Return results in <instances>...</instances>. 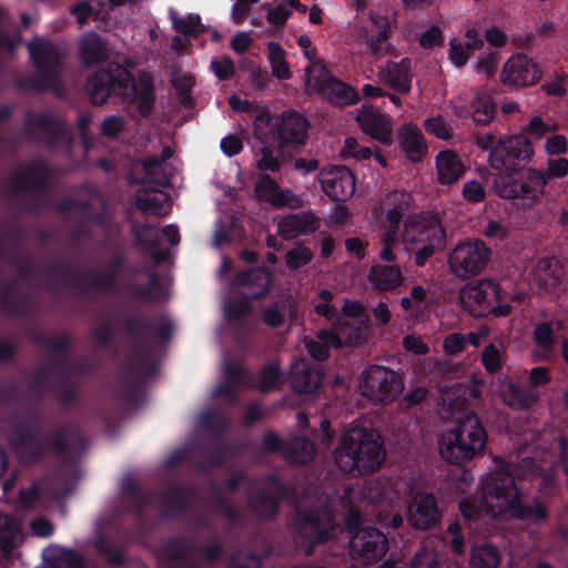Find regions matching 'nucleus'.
<instances>
[{
    "label": "nucleus",
    "mask_w": 568,
    "mask_h": 568,
    "mask_svg": "<svg viewBox=\"0 0 568 568\" xmlns=\"http://www.w3.org/2000/svg\"><path fill=\"white\" fill-rule=\"evenodd\" d=\"M463 516L468 520H478L481 514L497 518H519L541 521L547 511L544 506L526 507L521 504L515 477L508 465H501L490 471L480 484V503L463 500L459 504Z\"/></svg>",
    "instance_id": "1"
},
{
    "label": "nucleus",
    "mask_w": 568,
    "mask_h": 568,
    "mask_svg": "<svg viewBox=\"0 0 568 568\" xmlns=\"http://www.w3.org/2000/svg\"><path fill=\"white\" fill-rule=\"evenodd\" d=\"M116 89L130 102L135 103L142 116L151 113L154 103L153 80L149 73H140L133 78L120 64H110L97 71L87 83V92L91 102L102 105L112 91Z\"/></svg>",
    "instance_id": "2"
},
{
    "label": "nucleus",
    "mask_w": 568,
    "mask_h": 568,
    "mask_svg": "<svg viewBox=\"0 0 568 568\" xmlns=\"http://www.w3.org/2000/svg\"><path fill=\"white\" fill-rule=\"evenodd\" d=\"M336 530L337 527L327 506V498L323 496L302 498L292 531L296 546L305 555L313 554L316 544L333 538Z\"/></svg>",
    "instance_id": "3"
},
{
    "label": "nucleus",
    "mask_w": 568,
    "mask_h": 568,
    "mask_svg": "<svg viewBox=\"0 0 568 568\" xmlns=\"http://www.w3.org/2000/svg\"><path fill=\"white\" fill-rule=\"evenodd\" d=\"M384 457L379 435L364 428L347 432L335 452V460L345 473L372 470L381 465Z\"/></svg>",
    "instance_id": "4"
},
{
    "label": "nucleus",
    "mask_w": 568,
    "mask_h": 568,
    "mask_svg": "<svg viewBox=\"0 0 568 568\" xmlns=\"http://www.w3.org/2000/svg\"><path fill=\"white\" fill-rule=\"evenodd\" d=\"M486 439V432L478 417L468 414L456 427L442 434L439 454L447 463L462 465L483 452Z\"/></svg>",
    "instance_id": "5"
},
{
    "label": "nucleus",
    "mask_w": 568,
    "mask_h": 568,
    "mask_svg": "<svg viewBox=\"0 0 568 568\" xmlns=\"http://www.w3.org/2000/svg\"><path fill=\"white\" fill-rule=\"evenodd\" d=\"M404 253L414 257L417 266L442 250L446 244L444 226L437 217H409L402 230Z\"/></svg>",
    "instance_id": "6"
},
{
    "label": "nucleus",
    "mask_w": 568,
    "mask_h": 568,
    "mask_svg": "<svg viewBox=\"0 0 568 568\" xmlns=\"http://www.w3.org/2000/svg\"><path fill=\"white\" fill-rule=\"evenodd\" d=\"M254 133L261 143L282 149L287 143H303L307 121L296 112H285L281 118L261 112L254 119Z\"/></svg>",
    "instance_id": "7"
},
{
    "label": "nucleus",
    "mask_w": 568,
    "mask_h": 568,
    "mask_svg": "<svg viewBox=\"0 0 568 568\" xmlns=\"http://www.w3.org/2000/svg\"><path fill=\"white\" fill-rule=\"evenodd\" d=\"M361 524L362 515L351 509L347 518V529L351 534L349 554L363 564L377 561L386 554L387 538L376 528L369 526L357 528Z\"/></svg>",
    "instance_id": "8"
},
{
    "label": "nucleus",
    "mask_w": 568,
    "mask_h": 568,
    "mask_svg": "<svg viewBox=\"0 0 568 568\" xmlns=\"http://www.w3.org/2000/svg\"><path fill=\"white\" fill-rule=\"evenodd\" d=\"M462 306L473 316L480 317L488 314L504 316L509 313L507 304H499V287L489 280L464 285L459 291Z\"/></svg>",
    "instance_id": "9"
},
{
    "label": "nucleus",
    "mask_w": 568,
    "mask_h": 568,
    "mask_svg": "<svg viewBox=\"0 0 568 568\" xmlns=\"http://www.w3.org/2000/svg\"><path fill=\"white\" fill-rule=\"evenodd\" d=\"M491 251L480 240L458 243L448 255L449 271L457 278L466 280L480 274L490 260Z\"/></svg>",
    "instance_id": "10"
},
{
    "label": "nucleus",
    "mask_w": 568,
    "mask_h": 568,
    "mask_svg": "<svg viewBox=\"0 0 568 568\" xmlns=\"http://www.w3.org/2000/svg\"><path fill=\"white\" fill-rule=\"evenodd\" d=\"M363 396L376 404L393 402L403 389L400 377L383 366H371L363 373L359 385Z\"/></svg>",
    "instance_id": "11"
},
{
    "label": "nucleus",
    "mask_w": 568,
    "mask_h": 568,
    "mask_svg": "<svg viewBox=\"0 0 568 568\" xmlns=\"http://www.w3.org/2000/svg\"><path fill=\"white\" fill-rule=\"evenodd\" d=\"M534 154L531 143L523 135L499 140L489 153L490 166L500 173H510Z\"/></svg>",
    "instance_id": "12"
},
{
    "label": "nucleus",
    "mask_w": 568,
    "mask_h": 568,
    "mask_svg": "<svg viewBox=\"0 0 568 568\" xmlns=\"http://www.w3.org/2000/svg\"><path fill=\"white\" fill-rule=\"evenodd\" d=\"M547 176L536 169H528L519 180L501 178L495 182V190L504 199H523L529 203L538 202L545 193Z\"/></svg>",
    "instance_id": "13"
},
{
    "label": "nucleus",
    "mask_w": 568,
    "mask_h": 568,
    "mask_svg": "<svg viewBox=\"0 0 568 568\" xmlns=\"http://www.w3.org/2000/svg\"><path fill=\"white\" fill-rule=\"evenodd\" d=\"M28 48L43 78L42 84L48 89L55 90L62 54L51 42L39 38L30 42Z\"/></svg>",
    "instance_id": "14"
},
{
    "label": "nucleus",
    "mask_w": 568,
    "mask_h": 568,
    "mask_svg": "<svg viewBox=\"0 0 568 568\" xmlns=\"http://www.w3.org/2000/svg\"><path fill=\"white\" fill-rule=\"evenodd\" d=\"M355 120L365 134L381 144L389 146L393 143V121L381 109L364 104L355 110Z\"/></svg>",
    "instance_id": "15"
},
{
    "label": "nucleus",
    "mask_w": 568,
    "mask_h": 568,
    "mask_svg": "<svg viewBox=\"0 0 568 568\" xmlns=\"http://www.w3.org/2000/svg\"><path fill=\"white\" fill-rule=\"evenodd\" d=\"M541 78L538 65L528 57L517 54L509 58L500 72V80L505 85L529 87Z\"/></svg>",
    "instance_id": "16"
},
{
    "label": "nucleus",
    "mask_w": 568,
    "mask_h": 568,
    "mask_svg": "<svg viewBox=\"0 0 568 568\" xmlns=\"http://www.w3.org/2000/svg\"><path fill=\"white\" fill-rule=\"evenodd\" d=\"M321 187L333 201H345L355 192V179L345 166L325 168L318 175Z\"/></svg>",
    "instance_id": "17"
},
{
    "label": "nucleus",
    "mask_w": 568,
    "mask_h": 568,
    "mask_svg": "<svg viewBox=\"0 0 568 568\" xmlns=\"http://www.w3.org/2000/svg\"><path fill=\"white\" fill-rule=\"evenodd\" d=\"M407 485V481L403 479L382 478L366 487L365 496L382 509L378 515L381 523L388 525L386 517L383 516V511L392 508L399 500L400 494Z\"/></svg>",
    "instance_id": "18"
},
{
    "label": "nucleus",
    "mask_w": 568,
    "mask_h": 568,
    "mask_svg": "<svg viewBox=\"0 0 568 568\" xmlns=\"http://www.w3.org/2000/svg\"><path fill=\"white\" fill-rule=\"evenodd\" d=\"M437 503L432 494H416L406 511L408 524L416 529L426 530L434 527L439 520Z\"/></svg>",
    "instance_id": "19"
},
{
    "label": "nucleus",
    "mask_w": 568,
    "mask_h": 568,
    "mask_svg": "<svg viewBox=\"0 0 568 568\" xmlns=\"http://www.w3.org/2000/svg\"><path fill=\"white\" fill-rule=\"evenodd\" d=\"M564 276V268L558 258L550 256L536 262L530 273V283L539 293L555 292Z\"/></svg>",
    "instance_id": "20"
},
{
    "label": "nucleus",
    "mask_w": 568,
    "mask_h": 568,
    "mask_svg": "<svg viewBox=\"0 0 568 568\" xmlns=\"http://www.w3.org/2000/svg\"><path fill=\"white\" fill-rule=\"evenodd\" d=\"M496 392L504 404L514 409H526L535 405L540 397L538 390L527 389L505 376L497 381Z\"/></svg>",
    "instance_id": "21"
},
{
    "label": "nucleus",
    "mask_w": 568,
    "mask_h": 568,
    "mask_svg": "<svg viewBox=\"0 0 568 568\" xmlns=\"http://www.w3.org/2000/svg\"><path fill=\"white\" fill-rule=\"evenodd\" d=\"M377 77L384 84L397 92H410L412 71L408 59H403L399 62L388 61L385 65L378 68Z\"/></svg>",
    "instance_id": "22"
},
{
    "label": "nucleus",
    "mask_w": 568,
    "mask_h": 568,
    "mask_svg": "<svg viewBox=\"0 0 568 568\" xmlns=\"http://www.w3.org/2000/svg\"><path fill=\"white\" fill-rule=\"evenodd\" d=\"M318 227L320 220L312 212L288 214L277 223V232L285 240L312 233Z\"/></svg>",
    "instance_id": "23"
},
{
    "label": "nucleus",
    "mask_w": 568,
    "mask_h": 568,
    "mask_svg": "<svg viewBox=\"0 0 568 568\" xmlns=\"http://www.w3.org/2000/svg\"><path fill=\"white\" fill-rule=\"evenodd\" d=\"M322 335L328 337L336 348L357 345L364 335V321L338 320L332 332L323 329Z\"/></svg>",
    "instance_id": "24"
},
{
    "label": "nucleus",
    "mask_w": 568,
    "mask_h": 568,
    "mask_svg": "<svg viewBox=\"0 0 568 568\" xmlns=\"http://www.w3.org/2000/svg\"><path fill=\"white\" fill-rule=\"evenodd\" d=\"M398 141L403 152L412 162H419L427 153V145L420 129L409 122L398 129Z\"/></svg>",
    "instance_id": "25"
},
{
    "label": "nucleus",
    "mask_w": 568,
    "mask_h": 568,
    "mask_svg": "<svg viewBox=\"0 0 568 568\" xmlns=\"http://www.w3.org/2000/svg\"><path fill=\"white\" fill-rule=\"evenodd\" d=\"M110 57V48L103 39L89 32L79 40V59L84 65H94L106 61Z\"/></svg>",
    "instance_id": "26"
},
{
    "label": "nucleus",
    "mask_w": 568,
    "mask_h": 568,
    "mask_svg": "<svg viewBox=\"0 0 568 568\" xmlns=\"http://www.w3.org/2000/svg\"><path fill=\"white\" fill-rule=\"evenodd\" d=\"M437 181L444 185L456 183L465 174L460 158L450 150L442 151L436 156Z\"/></svg>",
    "instance_id": "27"
},
{
    "label": "nucleus",
    "mask_w": 568,
    "mask_h": 568,
    "mask_svg": "<svg viewBox=\"0 0 568 568\" xmlns=\"http://www.w3.org/2000/svg\"><path fill=\"white\" fill-rule=\"evenodd\" d=\"M322 381L317 369L310 366L305 359H297L292 366L291 384L298 393H312Z\"/></svg>",
    "instance_id": "28"
},
{
    "label": "nucleus",
    "mask_w": 568,
    "mask_h": 568,
    "mask_svg": "<svg viewBox=\"0 0 568 568\" xmlns=\"http://www.w3.org/2000/svg\"><path fill=\"white\" fill-rule=\"evenodd\" d=\"M403 274L399 266L375 265L368 273L369 283L379 291H393L402 285Z\"/></svg>",
    "instance_id": "29"
},
{
    "label": "nucleus",
    "mask_w": 568,
    "mask_h": 568,
    "mask_svg": "<svg viewBox=\"0 0 568 568\" xmlns=\"http://www.w3.org/2000/svg\"><path fill=\"white\" fill-rule=\"evenodd\" d=\"M236 283L246 288L248 297L256 298L264 295L271 287V275L264 268H256L237 276Z\"/></svg>",
    "instance_id": "30"
},
{
    "label": "nucleus",
    "mask_w": 568,
    "mask_h": 568,
    "mask_svg": "<svg viewBox=\"0 0 568 568\" xmlns=\"http://www.w3.org/2000/svg\"><path fill=\"white\" fill-rule=\"evenodd\" d=\"M320 95L337 105L353 104L358 101L356 91L335 77L326 80V84Z\"/></svg>",
    "instance_id": "31"
},
{
    "label": "nucleus",
    "mask_w": 568,
    "mask_h": 568,
    "mask_svg": "<svg viewBox=\"0 0 568 568\" xmlns=\"http://www.w3.org/2000/svg\"><path fill=\"white\" fill-rule=\"evenodd\" d=\"M382 205L386 210V220L389 224L398 225L403 213L409 209L410 195L404 190H395L384 197Z\"/></svg>",
    "instance_id": "32"
},
{
    "label": "nucleus",
    "mask_w": 568,
    "mask_h": 568,
    "mask_svg": "<svg viewBox=\"0 0 568 568\" xmlns=\"http://www.w3.org/2000/svg\"><path fill=\"white\" fill-rule=\"evenodd\" d=\"M22 540L21 525L14 518L0 513V550L10 554Z\"/></svg>",
    "instance_id": "33"
},
{
    "label": "nucleus",
    "mask_w": 568,
    "mask_h": 568,
    "mask_svg": "<svg viewBox=\"0 0 568 568\" xmlns=\"http://www.w3.org/2000/svg\"><path fill=\"white\" fill-rule=\"evenodd\" d=\"M379 257L385 262H395L399 253L404 252L402 244V234H398V225H392L386 229L379 239Z\"/></svg>",
    "instance_id": "34"
},
{
    "label": "nucleus",
    "mask_w": 568,
    "mask_h": 568,
    "mask_svg": "<svg viewBox=\"0 0 568 568\" xmlns=\"http://www.w3.org/2000/svg\"><path fill=\"white\" fill-rule=\"evenodd\" d=\"M136 206L145 215H166L170 209L169 196L160 191H153L144 195H138Z\"/></svg>",
    "instance_id": "35"
},
{
    "label": "nucleus",
    "mask_w": 568,
    "mask_h": 568,
    "mask_svg": "<svg viewBox=\"0 0 568 568\" xmlns=\"http://www.w3.org/2000/svg\"><path fill=\"white\" fill-rule=\"evenodd\" d=\"M171 156V148L165 146L162 150L161 159L150 158L143 162V169L151 183H155L158 185H164L168 183L169 166L165 161Z\"/></svg>",
    "instance_id": "36"
},
{
    "label": "nucleus",
    "mask_w": 568,
    "mask_h": 568,
    "mask_svg": "<svg viewBox=\"0 0 568 568\" xmlns=\"http://www.w3.org/2000/svg\"><path fill=\"white\" fill-rule=\"evenodd\" d=\"M267 60L274 78L277 80H290L292 78L286 53L278 43L270 42L267 44Z\"/></svg>",
    "instance_id": "37"
},
{
    "label": "nucleus",
    "mask_w": 568,
    "mask_h": 568,
    "mask_svg": "<svg viewBox=\"0 0 568 568\" xmlns=\"http://www.w3.org/2000/svg\"><path fill=\"white\" fill-rule=\"evenodd\" d=\"M284 454L291 463L306 464L314 458L315 448L308 439L296 437L286 444Z\"/></svg>",
    "instance_id": "38"
},
{
    "label": "nucleus",
    "mask_w": 568,
    "mask_h": 568,
    "mask_svg": "<svg viewBox=\"0 0 568 568\" xmlns=\"http://www.w3.org/2000/svg\"><path fill=\"white\" fill-rule=\"evenodd\" d=\"M170 20L174 30L185 37H195L204 30L199 14H181L178 11L171 10Z\"/></svg>",
    "instance_id": "39"
},
{
    "label": "nucleus",
    "mask_w": 568,
    "mask_h": 568,
    "mask_svg": "<svg viewBox=\"0 0 568 568\" xmlns=\"http://www.w3.org/2000/svg\"><path fill=\"white\" fill-rule=\"evenodd\" d=\"M333 75L322 62H313L305 68L304 85L307 93L320 94L326 84V80Z\"/></svg>",
    "instance_id": "40"
},
{
    "label": "nucleus",
    "mask_w": 568,
    "mask_h": 568,
    "mask_svg": "<svg viewBox=\"0 0 568 568\" xmlns=\"http://www.w3.org/2000/svg\"><path fill=\"white\" fill-rule=\"evenodd\" d=\"M499 564L500 555L495 546L484 544L473 548L470 568H497Z\"/></svg>",
    "instance_id": "41"
},
{
    "label": "nucleus",
    "mask_w": 568,
    "mask_h": 568,
    "mask_svg": "<svg viewBox=\"0 0 568 568\" xmlns=\"http://www.w3.org/2000/svg\"><path fill=\"white\" fill-rule=\"evenodd\" d=\"M358 40L366 44L367 53L374 59H379L388 53L387 34L385 30H379L376 36L366 37L364 29L357 31Z\"/></svg>",
    "instance_id": "42"
},
{
    "label": "nucleus",
    "mask_w": 568,
    "mask_h": 568,
    "mask_svg": "<svg viewBox=\"0 0 568 568\" xmlns=\"http://www.w3.org/2000/svg\"><path fill=\"white\" fill-rule=\"evenodd\" d=\"M323 331H320L314 337L306 336L304 338V345L310 355L316 361H324L328 356V347H333V343L326 336L322 335Z\"/></svg>",
    "instance_id": "43"
},
{
    "label": "nucleus",
    "mask_w": 568,
    "mask_h": 568,
    "mask_svg": "<svg viewBox=\"0 0 568 568\" xmlns=\"http://www.w3.org/2000/svg\"><path fill=\"white\" fill-rule=\"evenodd\" d=\"M243 368L240 364L233 366H225V374L230 378L229 382L221 384L216 390L215 396H225L229 400L233 399L235 387L241 385L240 377Z\"/></svg>",
    "instance_id": "44"
},
{
    "label": "nucleus",
    "mask_w": 568,
    "mask_h": 568,
    "mask_svg": "<svg viewBox=\"0 0 568 568\" xmlns=\"http://www.w3.org/2000/svg\"><path fill=\"white\" fill-rule=\"evenodd\" d=\"M473 119L478 124L489 123L495 115V106L489 97H477L473 102Z\"/></svg>",
    "instance_id": "45"
},
{
    "label": "nucleus",
    "mask_w": 568,
    "mask_h": 568,
    "mask_svg": "<svg viewBox=\"0 0 568 568\" xmlns=\"http://www.w3.org/2000/svg\"><path fill=\"white\" fill-rule=\"evenodd\" d=\"M557 124L546 122L540 116L536 115L530 119L526 128L524 129V138L530 140H539L545 136L547 133L555 132L557 130Z\"/></svg>",
    "instance_id": "46"
},
{
    "label": "nucleus",
    "mask_w": 568,
    "mask_h": 568,
    "mask_svg": "<svg viewBox=\"0 0 568 568\" xmlns=\"http://www.w3.org/2000/svg\"><path fill=\"white\" fill-rule=\"evenodd\" d=\"M503 362L504 352L496 345L489 344L484 348L481 353V363L488 373H497L501 368Z\"/></svg>",
    "instance_id": "47"
},
{
    "label": "nucleus",
    "mask_w": 568,
    "mask_h": 568,
    "mask_svg": "<svg viewBox=\"0 0 568 568\" xmlns=\"http://www.w3.org/2000/svg\"><path fill=\"white\" fill-rule=\"evenodd\" d=\"M426 296V291L422 286H414L409 296H404L400 300V305L409 316H416L420 311Z\"/></svg>",
    "instance_id": "48"
},
{
    "label": "nucleus",
    "mask_w": 568,
    "mask_h": 568,
    "mask_svg": "<svg viewBox=\"0 0 568 568\" xmlns=\"http://www.w3.org/2000/svg\"><path fill=\"white\" fill-rule=\"evenodd\" d=\"M278 184L266 174L260 175L254 187L255 195L258 200L265 201L272 205L275 199Z\"/></svg>",
    "instance_id": "49"
},
{
    "label": "nucleus",
    "mask_w": 568,
    "mask_h": 568,
    "mask_svg": "<svg viewBox=\"0 0 568 568\" xmlns=\"http://www.w3.org/2000/svg\"><path fill=\"white\" fill-rule=\"evenodd\" d=\"M425 130L438 139L449 140L453 138L454 129L449 122L438 115L425 120Z\"/></svg>",
    "instance_id": "50"
},
{
    "label": "nucleus",
    "mask_w": 568,
    "mask_h": 568,
    "mask_svg": "<svg viewBox=\"0 0 568 568\" xmlns=\"http://www.w3.org/2000/svg\"><path fill=\"white\" fill-rule=\"evenodd\" d=\"M272 206H287L290 209L296 210L304 206V200L301 195H296L290 189H281L278 186L275 199L272 201Z\"/></svg>",
    "instance_id": "51"
},
{
    "label": "nucleus",
    "mask_w": 568,
    "mask_h": 568,
    "mask_svg": "<svg viewBox=\"0 0 568 568\" xmlns=\"http://www.w3.org/2000/svg\"><path fill=\"white\" fill-rule=\"evenodd\" d=\"M534 341L542 352H549L555 343L551 325L549 323L538 324L534 331Z\"/></svg>",
    "instance_id": "52"
},
{
    "label": "nucleus",
    "mask_w": 568,
    "mask_h": 568,
    "mask_svg": "<svg viewBox=\"0 0 568 568\" xmlns=\"http://www.w3.org/2000/svg\"><path fill=\"white\" fill-rule=\"evenodd\" d=\"M312 257L313 254L310 248L297 246L286 253L285 262L290 268L295 270L308 264Z\"/></svg>",
    "instance_id": "53"
},
{
    "label": "nucleus",
    "mask_w": 568,
    "mask_h": 568,
    "mask_svg": "<svg viewBox=\"0 0 568 568\" xmlns=\"http://www.w3.org/2000/svg\"><path fill=\"white\" fill-rule=\"evenodd\" d=\"M286 313V305L284 303H276L264 310L263 321L272 327H278L284 324Z\"/></svg>",
    "instance_id": "54"
},
{
    "label": "nucleus",
    "mask_w": 568,
    "mask_h": 568,
    "mask_svg": "<svg viewBox=\"0 0 568 568\" xmlns=\"http://www.w3.org/2000/svg\"><path fill=\"white\" fill-rule=\"evenodd\" d=\"M125 129V121L120 115H110L105 118L100 126L102 135L106 138H114L123 132Z\"/></svg>",
    "instance_id": "55"
},
{
    "label": "nucleus",
    "mask_w": 568,
    "mask_h": 568,
    "mask_svg": "<svg viewBox=\"0 0 568 568\" xmlns=\"http://www.w3.org/2000/svg\"><path fill=\"white\" fill-rule=\"evenodd\" d=\"M468 51L469 49L460 41L456 39L450 40L448 57L455 67L460 68L467 63L469 59Z\"/></svg>",
    "instance_id": "56"
},
{
    "label": "nucleus",
    "mask_w": 568,
    "mask_h": 568,
    "mask_svg": "<svg viewBox=\"0 0 568 568\" xmlns=\"http://www.w3.org/2000/svg\"><path fill=\"white\" fill-rule=\"evenodd\" d=\"M550 379L551 377L547 367L536 366L528 373V385L526 388L538 390V387L548 384Z\"/></svg>",
    "instance_id": "57"
},
{
    "label": "nucleus",
    "mask_w": 568,
    "mask_h": 568,
    "mask_svg": "<svg viewBox=\"0 0 568 568\" xmlns=\"http://www.w3.org/2000/svg\"><path fill=\"white\" fill-rule=\"evenodd\" d=\"M262 156L257 161V168L260 170L277 171L280 169V161L273 154V150H278L276 146L271 144L262 143Z\"/></svg>",
    "instance_id": "58"
},
{
    "label": "nucleus",
    "mask_w": 568,
    "mask_h": 568,
    "mask_svg": "<svg viewBox=\"0 0 568 568\" xmlns=\"http://www.w3.org/2000/svg\"><path fill=\"white\" fill-rule=\"evenodd\" d=\"M280 382V371L276 365H268L261 372L260 388L270 390L276 388Z\"/></svg>",
    "instance_id": "59"
},
{
    "label": "nucleus",
    "mask_w": 568,
    "mask_h": 568,
    "mask_svg": "<svg viewBox=\"0 0 568 568\" xmlns=\"http://www.w3.org/2000/svg\"><path fill=\"white\" fill-rule=\"evenodd\" d=\"M135 234L139 243L145 247L156 245L160 239V230L150 225H142L135 229Z\"/></svg>",
    "instance_id": "60"
},
{
    "label": "nucleus",
    "mask_w": 568,
    "mask_h": 568,
    "mask_svg": "<svg viewBox=\"0 0 568 568\" xmlns=\"http://www.w3.org/2000/svg\"><path fill=\"white\" fill-rule=\"evenodd\" d=\"M483 233L491 241H504L509 235V229L499 221L490 220L487 222Z\"/></svg>",
    "instance_id": "61"
},
{
    "label": "nucleus",
    "mask_w": 568,
    "mask_h": 568,
    "mask_svg": "<svg viewBox=\"0 0 568 568\" xmlns=\"http://www.w3.org/2000/svg\"><path fill=\"white\" fill-rule=\"evenodd\" d=\"M544 174L548 179H561L568 174V160L566 158H556L547 162V171Z\"/></svg>",
    "instance_id": "62"
},
{
    "label": "nucleus",
    "mask_w": 568,
    "mask_h": 568,
    "mask_svg": "<svg viewBox=\"0 0 568 568\" xmlns=\"http://www.w3.org/2000/svg\"><path fill=\"white\" fill-rule=\"evenodd\" d=\"M463 195L467 201L477 203L485 199L486 192L479 181L470 180L464 184Z\"/></svg>",
    "instance_id": "63"
},
{
    "label": "nucleus",
    "mask_w": 568,
    "mask_h": 568,
    "mask_svg": "<svg viewBox=\"0 0 568 568\" xmlns=\"http://www.w3.org/2000/svg\"><path fill=\"white\" fill-rule=\"evenodd\" d=\"M230 568H260V559L251 552H240L232 559Z\"/></svg>",
    "instance_id": "64"
}]
</instances>
